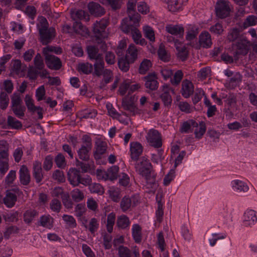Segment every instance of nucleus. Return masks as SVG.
<instances>
[{"instance_id":"obj_1","label":"nucleus","mask_w":257,"mask_h":257,"mask_svg":"<svg viewBox=\"0 0 257 257\" xmlns=\"http://www.w3.org/2000/svg\"><path fill=\"white\" fill-rule=\"evenodd\" d=\"M108 25V22L105 19H102L99 21H96L93 24L92 34L95 43L101 42L102 39L107 38L108 33L106 31V28Z\"/></svg>"},{"instance_id":"obj_2","label":"nucleus","mask_w":257,"mask_h":257,"mask_svg":"<svg viewBox=\"0 0 257 257\" xmlns=\"http://www.w3.org/2000/svg\"><path fill=\"white\" fill-rule=\"evenodd\" d=\"M129 20L123 19L120 26V30L125 34H131L135 42L141 38L142 35L137 27L139 26V22L136 24L135 21L128 22Z\"/></svg>"},{"instance_id":"obj_3","label":"nucleus","mask_w":257,"mask_h":257,"mask_svg":"<svg viewBox=\"0 0 257 257\" xmlns=\"http://www.w3.org/2000/svg\"><path fill=\"white\" fill-rule=\"evenodd\" d=\"M252 45V43L245 38H240L235 44H233V47L235 49V55H246Z\"/></svg>"},{"instance_id":"obj_4","label":"nucleus","mask_w":257,"mask_h":257,"mask_svg":"<svg viewBox=\"0 0 257 257\" xmlns=\"http://www.w3.org/2000/svg\"><path fill=\"white\" fill-rule=\"evenodd\" d=\"M136 101L135 96L130 97L127 95L122 99V107L129 112L128 115H135L137 113L138 109L135 104Z\"/></svg>"},{"instance_id":"obj_5","label":"nucleus","mask_w":257,"mask_h":257,"mask_svg":"<svg viewBox=\"0 0 257 257\" xmlns=\"http://www.w3.org/2000/svg\"><path fill=\"white\" fill-rule=\"evenodd\" d=\"M152 168L151 163L144 157L141 159L140 162L135 164L136 171L143 176H148L149 174H151Z\"/></svg>"},{"instance_id":"obj_6","label":"nucleus","mask_w":257,"mask_h":257,"mask_svg":"<svg viewBox=\"0 0 257 257\" xmlns=\"http://www.w3.org/2000/svg\"><path fill=\"white\" fill-rule=\"evenodd\" d=\"M230 9L229 2L224 0H220L216 3L215 6V12L216 16L223 19L229 16Z\"/></svg>"},{"instance_id":"obj_7","label":"nucleus","mask_w":257,"mask_h":257,"mask_svg":"<svg viewBox=\"0 0 257 257\" xmlns=\"http://www.w3.org/2000/svg\"><path fill=\"white\" fill-rule=\"evenodd\" d=\"M147 139L150 144L155 148H160L162 146L161 135L157 130H150L148 133Z\"/></svg>"},{"instance_id":"obj_8","label":"nucleus","mask_w":257,"mask_h":257,"mask_svg":"<svg viewBox=\"0 0 257 257\" xmlns=\"http://www.w3.org/2000/svg\"><path fill=\"white\" fill-rule=\"evenodd\" d=\"M136 3L137 0H128L127 4V12L128 17L123 19L129 20L128 22L135 21L136 24H137V22L140 21L141 16L135 11Z\"/></svg>"},{"instance_id":"obj_9","label":"nucleus","mask_w":257,"mask_h":257,"mask_svg":"<svg viewBox=\"0 0 257 257\" xmlns=\"http://www.w3.org/2000/svg\"><path fill=\"white\" fill-rule=\"evenodd\" d=\"M45 57V63L49 68L58 70L62 67L61 61L58 57L53 55H47Z\"/></svg>"},{"instance_id":"obj_10","label":"nucleus","mask_w":257,"mask_h":257,"mask_svg":"<svg viewBox=\"0 0 257 257\" xmlns=\"http://www.w3.org/2000/svg\"><path fill=\"white\" fill-rule=\"evenodd\" d=\"M40 41L43 45H47L55 37V30L51 27L45 31H39Z\"/></svg>"},{"instance_id":"obj_11","label":"nucleus","mask_w":257,"mask_h":257,"mask_svg":"<svg viewBox=\"0 0 257 257\" xmlns=\"http://www.w3.org/2000/svg\"><path fill=\"white\" fill-rule=\"evenodd\" d=\"M87 7L89 13L95 17H101L105 13L104 9L97 3L90 2Z\"/></svg>"},{"instance_id":"obj_12","label":"nucleus","mask_w":257,"mask_h":257,"mask_svg":"<svg viewBox=\"0 0 257 257\" xmlns=\"http://www.w3.org/2000/svg\"><path fill=\"white\" fill-rule=\"evenodd\" d=\"M131 157L133 161H137L143 152V147L138 142L131 143Z\"/></svg>"},{"instance_id":"obj_13","label":"nucleus","mask_w":257,"mask_h":257,"mask_svg":"<svg viewBox=\"0 0 257 257\" xmlns=\"http://www.w3.org/2000/svg\"><path fill=\"white\" fill-rule=\"evenodd\" d=\"M157 77L155 73H149L144 77L146 80L145 85L147 88L151 90H155L158 87L159 83L157 81Z\"/></svg>"},{"instance_id":"obj_14","label":"nucleus","mask_w":257,"mask_h":257,"mask_svg":"<svg viewBox=\"0 0 257 257\" xmlns=\"http://www.w3.org/2000/svg\"><path fill=\"white\" fill-rule=\"evenodd\" d=\"M181 93L185 98L190 97L194 92V86L192 83L187 79L183 81L182 83Z\"/></svg>"},{"instance_id":"obj_15","label":"nucleus","mask_w":257,"mask_h":257,"mask_svg":"<svg viewBox=\"0 0 257 257\" xmlns=\"http://www.w3.org/2000/svg\"><path fill=\"white\" fill-rule=\"evenodd\" d=\"M96 150L94 152V158L96 160L101 159V156L104 154L107 149V144L105 142L98 140L95 143Z\"/></svg>"},{"instance_id":"obj_16","label":"nucleus","mask_w":257,"mask_h":257,"mask_svg":"<svg viewBox=\"0 0 257 257\" xmlns=\"http://www.w3.org/2000/svg\"><path fill=\"white\" fill-rule=\"evenodd\" d=\"M138 200L136 199L135 197H133L132 198L125 196L122 198L120 203V207L122 211L125 212L128 210L133 204V206H136Z\"/></svg>"},{"instance_id":"obj_17","label":"nucleus","mask_w":257,"mask_h":257,"mask_svg":"<svg viewBox=\"0 0 257 257\" xmlns=\"http://www.w3.org/2000/svg\"><path fill=\"white\" fill-rule=\"evenodd\" d=\"M19 174L21 183L23 185H28L30 182L31 177L29 170L25 165L21 166Z\"/></svg>"},{"instance_id":"obj_18","label":"nucleus","mask_w":257,"mask_h":257,"mask_svg":"<svg viewBox=\"0 0 257 257\" xmlns=\"http://www.w3.org/2000/svg\"><path fill=\"white\" fill-rule=\"evenodd\" d=\"M33 175L36 179V182L39 183L42 180L43 178L41 163L38 161H35L33 163Z\"/></svg>"},{"instance_id":"obj_19","label":"nucleus","mask_w":257,"mask_h":257,"mask_svg":"<svg viewBox=\"0 0 257 257\" xmlns=\"http://www.w3.org/2000/svg\"><path fill=\"white\" fill-rule=\"evenodd\" d=\"M67 175L70 184L74 187H76L75 184L80 180L81 177L80 171L75 168H71L69 170Z\"/></svg>"},{"instance_id":"obj_20","label":"nucleus","mask_w":257,"mask_h":257,"mask_svg":"<svg viewBox=\"0 0 257 257\" xmlns=\"http://www.w3.org/2000/svg\"><path fill=\"white\" fill-rule=\"evenodd\" d=\"M98 49L94 46H89L87 47V53L90 60L95 61L103 58L102 55L98 53Z\"/></svg>"},{"instance_id":"obj_21","label":"nucleus","mask_w":257,"mask_h":257,"mask_svg":"<svg viewBox=\"0 0 257 257\" xmlns=\"http://www.w3.org/2000/svg\"><path fill=\"white\" fill-rule=\"evenodd\" d=\"M170 88L167 84L164 85L163 86V91L164 93H162L160 97L163 101L164 104L165 106H169L172 103V97L169 94Z\"/></svg>"},{"instance_id":"obj_22","label":"nucleus","mask_w":257,"mask_h":257,"mask_svg":"<svg viewBox=\"0 0 257 257\" xmlns=\"http://www.w3.org/2000/svg\"><path fill=\"white\" fill-rule=\"evenodd\" d=\"M166 31L170 34L177 36L178 37H182L184 35V28L178 25H168L166 27Z\"/></svg>"},{"instance_id":"obj_23","label":"nucleus","mask_w":257,"mask_h":257,"mask_svg":"<svg viewBox=\"0 0 257 257\" xmlns=\"http://www.w3.org/2000/svg\"><path fill=\"white\" fill-rule=\"evenodd\" d=\"M6 195L3 198V203L8 208L14 207L17 201V197L11 192H6Z\"/></svg>"},{"instance_id":"obj_24","label":"nucleus","mask_w":257,"mask_h":257,"mask_svg":"<svg viewBox=\"0 0 257 257\" xmlns=\"http://www.w3.org/2000/svg\"><path fill=\"white\" fill-rule=\"evenodd\" d=\"M200 45L203 48L210 47L212 44L211 36L207 32L202 33L199 36Z\"/></svg>"},{"instance_id":"obj_25","label":"nucleus","mask_w":257,"mask_h":257,"mask_svg":"<svg viewBox=\"0 0 257 257\" xmlns=\"http://www.w3.org/2000/svg\"><path fill=\"white\" fill-rule=\"evenodd\" d=\"M71 18L75 21L79 20H85L86 21H89L90 20L88 14L82 10H78L76 12L71 13Z\"/></svg>"},{"instance_id":"obj_26","label":"nucleus","mask_w":257,"mask_h":257,"mask_svg":"<svg viewBox=\"0 0 257 257\" xmlns=\"http://www.w3.org/2000/svg\"><path fill=\"white\" fill-rule=\"evenodd\" d=\"M94 69L93 75H96L98 77H100L102 75L103 71L105 70L104 63L103 58L95 61L94 64Z\"/></svg>"},{"instance_id":"obj_27","label":"nucleus","mask_w":257,"mask_h":257,"mask_svg":"<svg viewBox=\"0 0 257 257\" xmlns=\"http://www.w3.org/2000/svg\"><path fill=\"white\" fill-rule=\"evenodd\" d=\"M102 75H103V79L102 80L100 84L99 87L101 89L104 88L107 83L111 81L113 77L112 71L107 69H105V70L103 71V73Z\"/></svg>"},{"instance_id":"obj_28","label":"nucleus","mask_w":257,"mask_h":257,"mask_svg":"<svg viewBox=\"0 0 257 257\" xmlns=\"http://www.w3.org/2000/svg\"><path fill=\"white\" fill-rule=\"evenodd\" d=\"M243 220L244 221H248L249 225H253L257 220L255 211L253 210L246 211L244 213Z\"/></svg>"},{"instance_id":"obj_29","label":"nucleus","mask_w":257,"mask_h":257,"mask_svg":"<svg viewBox=\"0 0 257 257\" xmlns=\"http://www.w3.org/2000/svg\"><path fill=\"white\" fill-rule=\"evenodd\" d=\"M77 70L80 73L89 74L92 72L93 66L88 62L80 63L78 65Z\"/></svg>"},{"instance_id":"obj_30","label":"nucleus","mask_w":257,"mask_h":257,"mask_svg":"<svg viewBox=\"0 0 257 257\" xmlns=\"http://www.w3.org/2000/svg\"><path fill=\"white\" fill-rule=\"evenodd\" d=\"M198 33V28L195 26L190 25L187 29L186 39L188 41L192 40L196 38Z\"/></svg>"},{"instance_id":"obj_31","label":"nucleus","mask_w":257,"mask_h":257,"mask_svg":"<svg viewBox=\"0 0 257 257\" xmlns=\"http://www.w3.org/2000/svg\"><path fill=\"white\" fill-rule=\"evenodd\" d=\"M119 167L117 166H113L109 168L106 172V176L105 177L107 180H114L117 179L118 176V172Z\"/></svg>"},{"instance_id":"obj_32","label":"nucleus","mask_w":257,"mask_h":257,"mask_svg":"<svg viewBox=\"0 0 257 257\" xmlns=\"http://www.w3.org/2000/svg\"><path fill=\"white\" fill-rule=\"evenodd\" d=\"M142 228L141 226L137 224H134L133 226L132 234L135 242L140 243L142 240Z\"/></svg>"},{"instance_id":"obj_33","label":"nucleus","mask_w":257,"mask_h":257,"mask_svg":"<svg viewBox=\"0 0 257 257\" xmlns=\"http://www.w3.org/2000/svg\"><path fill=\"white\" fill-rule=\"evenodd\" d=\"M137 49L134 44L130 45L127 50V54L125 56H128V59L131 63H134L137 58Z\"/></svg>"},{"instance_id":"obj_34","label":"nucleus","mask_w":257,"mask_h":257,"mask_svg":"<svg viewBox=\"0 0 257 257\" xmlns=\"http://www.w3.org/2000/svg\"><path fill=\"white\" fill-rule=\"evenodd\" d=\"M128 56L125 58L121 57L118 60V66L119 68L123 72H127L130 68V60L127 58Z\"/></svg>"},{"instance_id":"obj_35","label":"nucleus","mask_w":257,"mask_h":257,"mask_svg":"<svg viewBox=\"0 0 257 257\" xmlns=\"http://www.w3.org/2000/svg\"><path fill=\"white\" fill-rule=\"evenodd\" d=\"M91 149V148L82 146L81 148L78 151L79 159L85 161L89 160V155L88 153Z\"/></svg>"},{"instance_id":"obj_36","label":"nucleus","mask_w":257,"mask_h":257,"mask_svg":"<svg viewBox=\"0 0 257 257\" xmlns=\"http://www.w3.org/2000/svg\"><path fill=\"white\" fill-rule=\"evenodd\" d=\"M152 66V63L150 60L144 59L140 64L139 69V73L141 74H145Z\"/></svg>"},{"instance_id":"obj_37","label":"nucleus","mask_w":257,"mask_h":257,"mask_svg":"<svg viewBox=\"0 0 257 257\" xmlns=\"http://www.w3.org/2000/svg\"><path fill=\"white\" fill-rule=\"evenodd\" d=\"M176 49L177 51V56L182 61H185L188 57V51L185 46L180 47L176 45Z\"/></svg>"},{"instance_id":"obj_38","label":"nucleus","mask_w":257,"mask_h":257,"mask_svg":"<svg viewBox=\"0 0 257 257\" xmlns=\"http://www.w3.org/2000/svg\"><path fill=\"white\" fill-rule=\"evenodd\" d=\"M73 29L76 33L83 35L87 34L88 30L79 21H75L73 25Z\"/></svg>"},{"instance_id":"obj_39","label":"nucleus","mask_w":257,"mask_h":257,"mask_svg":"<svg viewBox=\"0 0 257 257\" xmlns=\"http://www.w3.org/2000/svg\"><path fill=\"white\" fill-rule=\"evenodd\" d=\"M162 196L160 195L159 197V195L157 194L156 196V199L158 202V209L156 211V216L157 217V220L161 222L162 221V217L164 214V211L163 210V205L161 203Z\"/></svg>"},{"instance_id":"obj_40","label":"nucleus","mask_w":257,"mask_h":257,"mask_svg":"<svg viewBox=\"0 0 257 257\" xmlns=\"http://www.w3.org/2000/svg\"><path fill=\"white\" fill-rule=\"evenodd\" d=\"M130 223L128 218L126 216L123 215L118 217L116 225L118 227L121 229H124L129 225Z\"/></svg>"},{"instance_id":"obj_41","label":"nucleus","mask_w":257,"mask_h":257,"mask_svg":"<svg viewBox=\"0 0 257 257\" xmlns=\"http://www.w3.org/2000/svg\"><path fill=\"white\" fill-rule=\"evenodd\" d=\"M90 191L92 193H96L98 195H101L104 192L103 187L98 183H92L89 185V187Z\"/></svg>"},{"instance_id":"obj_42","label":"nucleus","mask_w":257,"mask_h":257,"mask_svg":"<svg viewBox=\"0 0 257 257\" xmlns=\"http://www.w3.org/2000/svg\"><path fill=\"white\" fill-rule=\"evenodd\" d=\"M8 125L11 128L17 130L22 127V123L12 116H9L8 117Z\"/></svg>"},{"instance_id":"obj_43","label":"nucleus","mask_w":257,"mask_h":257,"mask_svg":"<svg viewBox=\"0 0 257 257\" xmlns=\"http://www.w3.org/2000/svg\"><path fill=\"white\" fill-rule=\"evenodd\" d=\"M9 103V98L6 92H2L0 95V107L5 110L7 108Z\"/></svg>"},{"instance_id":"obj_44","label":"nucleus","mask_w":257,"mask_h":257,"mask_svg":"<svg viewBox=\"0 0 257 257\" xmlns=\"http://www.w3.org/2000/svg\"><path fill=\"white\" fill-rule=\"evenodd\" d=\"M49 52H52L56 54H60L62 53V49L60 47H55L52 46H48L43 48V53L44 56L50 55L49 54Z\"/></svg>"},{"instance_id":"obj_45","label":"nucleus","mask_w":257,"mask_h":257,"mask_svg":"<svg viewBox=\"0 0 257 257\" xmlns=\"http://www.w3.org/2000/svg\"><path fill=\"white\" fill-rule=\"evenodd\" d=\"M228 40L230 41H238L240 38L243 37L240 35V31L238 29H233L228 35Z\"/></svg>"},{"instance_id":"obj_46","label":"nucleus","mask_w":257,"mask_h":257,"mask_svg":"<svg viewBox=\"0 0 257 257\" xmlns=\"http://www.w3.org/2000/svg\"><path fill=\"white\" fill-rule=\"evenodd\" d=\"M53 219L51 218L49 216H42L40 218V225L43 227L51 228L52 227Z\"/></svg>"},{"instance_id":"obj_47","label":"nucleus","mask_w":257,"mask_h":257,"mask_svg":"<svg viewBox=\"0 0 257 257\" xmlns=\"http://www.w3.org/2000/svg\"><path fill=\"white\" fill-rule=\"evenodd\" d=\"M34 63L36 69L43 70L44 67V63L42 56L40 53H37L34 59Z\"/></svg>"},{"instance_id":"obj_48","label":"nucleus","mask_w":257,"mask_h":257,"mask_svg":"<svg viewBox=\"0 0 257 257\" xmlns=\"http://www.w3.org/2000/svg\"><path fill=\"white\" fill-rule=\"evenodd\" d=\"M115 215L113 213L108 214L107 218V230L109 233H111L113 230V226L114 224Z\"/></svg>"},{"instance_id":"obj_49","label":"nucleus","mask_w":257,"mask_h":257,"mask_svg":"<svg viewBox=\"0 0 257 257\" xmlns=\"http://www.w3.org/2000/svg\"><path fill=\"white\" fill-rule=\"evenodd\" d=\"M37 214L36 210H27L24 214V220L25 222L30 223Z\"/></svg>"},{"instance_id":"obj_50","label":"nucleus","mask_w":257,"mask_h":257,"mask_svg":"<svg viewBox=\"0 0 257 257\" xmlns=\"http://www.w3.org/2000/svg\"><path fill=\"white\" fill-rule=\"evenodd\" d=\"M62 201L64 206L67 209H70L72 208L73 202L71 201L70 196L68 193L63 194L61 196Z\"/></svg>"},{"instance_id":"obj_51","label":"nucleus","mask_w":257,"mask_h":257,"mask_svg":"<svg viewBox=\"0 0 257 257\" xmlns=\"http://www.w3.org/2000/svg\"><path fill=\"white\" fill-rule=\"evenodd\" d=\"M71 196L72 199L75 202H79L82 200L84 198V195L82 191L79 189H75L71 192Z\"/></svg>"},{"instance_id":"obj_52","label":"nucleus","mask_w":257,"mask_h":257,"mask_svg":"<svg viewBox=\"0 0 257 257\" xmlns=\"http://www.w3.org/2000/svg\"><path fill=\"white\" fill-rule=\"evenodd\" d=\"M25 101L28 110L32 112H35L36 108H37L36 106L34 105L33 100L29 95L27 94L26 95Z\"/></svg>"},{"instance_id":"obj_53","label":"nucleus","mask_w":257,"mask_h":257,"mask_svg":"<svg viewBox=\"0 0 257 257\" xmlns=\"http://www.w3.org/2000/svg\"><path fill=\"white\" fill-rule=\"evenodd\" d=\"M12 109L15 114L19 118H22L25 115L24 112L26 108L24 106L20 105L18 106L12 107Z\"/></svg>"},{"instance_id":"obj_54","label":"nucleus","mask_w":257,"mask_h":257,"mask_svg":"<svg viewBox=\"0 0 257 257\" xmlns=\"http://www.w3.org/2000/svg\"><path fill=\"white\" fill-rule=\"evenodd\" d=\"M145 36L146 38L149 39L151 41H155V34L154 31L153 29L149 26H146L144 28Z\"/></svg>"},{"instance_id":"obj_55","label":"nucleus","mask_w":257,"mask_h":257,"mask_svg":"<svg viewBox=\"0 0 257 257\" xmlns=\"http://www.w3.org/2000/svg\"><path fill=\"white\" fill-rule=\"evenodd\" d=\"M206 131V126L204 122L201 121L199 123V128L195 129L194 133L196 138H200L204 135Z\"/></svg>"},{"instance_id":"obj_56","label":"nucleus","mask_w":257,"mask_h":257,"mask_svg":"<svg viewBox=\"0 0 257 257\" xmlns=\"http://www.w3.org/2000/svg\"><path fill=\"white\" fill-rule=\"evenodd\" d=\"M145 179L148 188L155 189L157 187V183L156 182L154 176H151V174H149L148 176H145Z\"/></svg>"},{"instance_id":"obj_57","label":"nucleus","mask_w":257,"mask_h":257,"mask_svg":"<svg viewBox=\"0 0 257 257\" xmlns=\"http://www.w3.org/2000/svg\"><path fill=\"white\" fill-rule=\"evenodd\" d=\"M55 162L59 168H63L66 166L65 157L62 154H59L55 158Z\"/></svg>"},{"instance_id":"obj_58","label":"nucleus","mask_w":257,"mask_h":257,"mask_svg":"<svg viewBox=\"0 0 257 257\" xmlns=\"http://www.w3.org/2000/svg\"><path fill=\"white\" fill-rule=\"evenodd\" d=\"M63 220L66 222L69 227L74 228L76 226V222L72 216L64 215L63 216Z\"/></svg>"},{"instance_id":"obj_59","label":"nucleus","mask_w":257,"mask_h":257,"mask_svg":"<svg viewBox=\"0 0 257 257\" xmlns=\"http://www.w3.org/2000/svg\"><path fill=\"white\" fill-rule=\"evenodd\" d=\"M183 78V73L181 70H178L175 73L173 78L171 79V82L173 85L179 84Z\"/></svg>"},{"instance_id":"obj_60","label":"nucleus","mask_w":257,"mask_h":257,"mask_svg":"<svg viewBox=\"0 0 257 257\" xmlns=\"http://www.w3.org/2000/svg\"><path fill=\"white\" fill-rule=\"evenodd\" d=\"M51 209L55 212H60L61 208V204L59 200L57 199H53L50 204Z\"/></svg>"},{"instance_id":"obj_61","label":"nucleus","mask_w":257,"mask_h":257,"mask_svg":"<svg viewBox=\"0 0 257 257\" xmlns=\"http://www.w3.org/2000/svg\"><path fill=\"white\" fill-rule=\"evenodd\" d=\"M257 23V18L254 16H249L245 20L243 23L244 28L256 25Z\"/></svg>"},{"instance_id":"obj_62","label":"nucleus","mask_w":257,"mask_h":257,"mask_svg":"<svg viewBox=\"0 0 257 257\" xmlns=\"http://www.w3.org/2000/svg\"><path fill=\"white\" fill-rule=\"evenodd\" d=\"M159 58L164 61H169L170 57L164 47H160L158 51Z\"/></svg>"},{"instance_id":"obj_63","label":"nucleus","mask_w":257,"mask_h":257,"mask_svg":"<svg viewBox=\"0 0 257 257\" xmlns=\"http://www.w3.org/2000/svg\"><path fill=\"white\" fill-rule=\"evenodd\" d=\"M119 257H131V251L126 247L120 245L118 247Z\"/></svg>"},{"instance_id":"obj_64","label":"nucleus","mask_w":257,"mask_h":257,"mask_svg":"<svg viewBox=\"0 0 257 257\" xmlns=\"http://www.w3.org/2000/svg\"><path fill=\"white\" fill-rule=\"evenodd\" d=\"M12 107L18 106L21 105L22 100L21 98L20 95L17 93H14L12 97Z\"/></svg>"}]
</instances>
